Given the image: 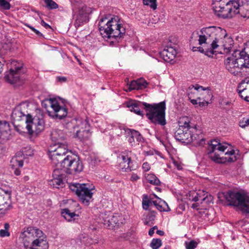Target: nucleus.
<instances>
[{"label": "nucleus", "instance_id": "1", "mask_svg": "<svg viewBox=\"0 0 249 249\" xmlns=\"http://www.w3.org/2000/svg\"><path fill=\"white\" fill-rule=\"evenodd\" d=\"M198 38V44L202 47H193V52L198 51L209 57H212L216 49H223V53L231 52L233 46V40L226 31L220 27L209 26L203 28L192 34L190 41Z\"/></svg>", "mask_w": 249, "mask_h": 249}, {"label": "nucleus", "instance_id": "2", "mask_svg": "<svg viewBox=\"0 0 249 249\" xmlns=\"http://www.w3.org/2000/svg\"><path fill=\"white\" fill-rule=\"evenodd\" d=\"M226 69L231 73L237 75L245 69L249 68V40L244 43L241 50H236L225 60Z\"/></svg>", "mask_w": 249, "mask_h": 249}, {"label": "nucleus", "instance_id": "3", "mask_svg": "<svg viewBox=\"0 0 249 249\" xmlns=\"http://www.w3.org/2000/svg\"><path fill=\"white\" fill-rule=\"evenodd\" d=\"M99 29L105 39H117L125 33L124 21L117 16H114L110 19L107 18H101L99 22Z\"/></svg>", "mask_w": 249, "mask_h": 249}, {"label": "nucleus", "instance_id": "4", "mask_svg": "<svg viewBox=\"0 0 249 249\" xmlns=\"http://www.w3.org/2000/svg\"><path fill=\"white\" fill-rule=\"evenodd\" d=\"M229 144L227 143H221L219 141L213 140L209 143L208 147V154L210 158L217 163L233 162L237 159V154L235 150H228L225 153V156L221 157L227 149Z\"/></svg>", "mask_w": 249, "mask_h": 249}, {"label": "nucleus", "instance_id": "5", "mask_svg": "<svg viewBox=\"0 0 249 249\" xmlns=\"http://www.w3.org/2000/svg\"><path fill=\"white\" fill-rule=\"evenodd\" d=\"M242 0H213V9L218 17L231 18L237 14L241 15Z\"/></svg>", "mask_w": 249, "mask_h": 249}, {"label": "nucleus", "instance_id": "6", "mask_svg": "<svg viewBox=\"0 0 249 249\" xmlns=\"http://www.w3.org/2000/svg\"><path fill=\"white\" fill-rule=\"evenodd\" d=\"M225 198L229 205L237 208L244 214H249V194L247 192L230 191Z\"/></svg>", "mask_w": 249, "mask_h": 249}, {"label": "nucleus", "instance_id": "7", "mask_svg": "<svg viewBox=\"0 0 249 249\" xmlns=\"http://www.w3.org/2000/svg\"><path fill=\"white\" fill-rule=\"evenodd\" d=\"M9 71L5 73L4 79L8 83L15 86L22 84L25 80L24 74L26 70L21 62L12 60L8 64Z\"/></svg>", "mask_w": 249, "mask_h": 249}, {"label": "nucleus", "instance_id": "8", "mask_svg": "<svg viewBox=\"0 0 249 249\" xmlns=\"http://www.w3.org/2000/svg\"><path fill=\"white\" fill-rule=\"evenodd\" d=\"M180 130L175 133V138L177 140L183 143L193 142L195 145L202 146L205 144V140L197 134H194L197 131L196 126L192 127L191 129H187L186 130Z\"/></svg>", "mask_w": 249, "mask_h": 249}, {"label": "nucleus", "instance_id": "9", "mask_svg": "<svg viewBox=\"0 0 249 249\" xmlns=\"http://www.w3.org/2000/svg\"><path fill=\"white\" fill-rule=\"evenodd\" d=\"M206 92L209 98L212 96V92L209 87L204 88L198 85H191L187 91L188 96L191 103L194 105H197V107H205L209 104L208 101L205 100L201 101L202 99L200 97H197L199 95V92Z\"/></svg>", "mask_w": 249, "mask_h": 249}, {"label": "nucleus", "instance_id": "10", "mask_svg": "<svg viewBox=\"0 0 249 249\" xmlns=\"http://www.w3.org/2000/svg\"><path fill=\"white\" fill-rule=\"evenodd\" d=\"M60 167L63 168L68 174H76L81 172L83 169L82 161L78 157L71 153L65 157L60 163Z\"/></svg>", "mask_w": 249, "mask_h": 249}, {"label": "nucleus", "instance_id": "11", "mask_svg": "<svg viewBox=\"0 0 249 249\" xmlns=\"http://www.w3.org/2000/svg\"><path fill=\"white\" fill-rule=\"evenodd\" d=\"M70 190L75 192L82 202L86 205H89L90 199L92 197L94 187L90 188L87 184L72 183L69 185Z\"/></svg>", "mask_w": 249, "mask_h": 249}, {"label": "nucleus", "instance_id": "12", "mask_svg": "<svg viewBox=\"0 0 249 249\" xmlns=\"http://www.w3.org/2000/svg\"><path fill=\"white\" fill-rule=\"evenodd\" d=\"M90 12V8L84 3L75 4L73 8L74 26L77 28L87 23L89 20L88 16Z\"/></svg>", "mask_w": 249, "mask_h": 249}, {"label": "nucleus", "instance_id": "13", "mask_svg": "<svg viewBox=\"0 0 249 249\" xmlns=\"http://www.w3.org/2000/svg\"><path fill=\"white\" fill-rule=\"evenodd\" d=\"M68 152L67 146L62 143H55L48 148V155L52 163L58 166L63 160V157Z\"/></svg>", "mask_w": 249, "mask_h": 249}, {"label": "nucleus", "instance_id": "14", "mask_svg": "<svg viewBox=\"0 0 249 249\" xmlns=\"http://www.w3.org/2000/svg\"><path fill=\"white\" fill-rule=\"evenodd\" d=\"M26 123V128L30 135H36L44 129V121L42 118L38 117L32 118L30 115H28Z\"/></svg>", "mask_w": 249, "mask_h": 249}, {"label": "nucleus", "instance_id": "15", "mask_svg": "<svg viewBox=\"0 0 249 249\" xmlns=\"http://www.w3.org/2000/svg\"><path fill=\"white\" fill-rule=\"evenodd\" d=\"M42 107L47 109H68L70 107V103L65 99L59 96H49L41 102Z\"/></svg>", "mask_w": 249, "mask_h": 249}, {"label": "nucleus", "instance_id": "16", "mask_svg": "<svg viewBox=\"0 0 249 249\" xmlns=\"http://www.w3.org/2000/svg\"><path fill=\"white\" fill-rule=\"evenodd\" d=\"M11 190L9 188H0V217L12 208Z\"/></svg>", "mask_w": 249, "mask_h": 249}, {"label": "nucleus", "instance_id": "17", "mask_svg": "<svg viewBox=\"0 0 249 249\" xmlns=\"http://www.w3.org/2000/svg\"><path fill=\"white\" fill-rule=\"evenodd\" d=\"M143 107L147 109H165L166 102L164 101L159 103L149 104L135 100L128 99L123 104V107L131 108L132 109L142 108Z\"/></svg>", "mask_w": 249, "mask_h": 249}, {"label": "nucleus", "instance_id": "18", "mask_svg": "<svg viewBox=\"0 0 249 249\" xmlns=\"http://www.w3.org/2000/svg\"><path fill=\"white\" fill-rule=\"evenodd\" d=\"M131 152L124 151L117 157V161L120 169L124 172H130L135 169L131 160Z\"/></svg>", "mask_w": 249, "mask_h": 249}, {"label": "nucleus", "instance_id": "19", "mask_svg": "<svg viewBox=\"0 0 249 249\" xmlns=\"http://www.w3.org/2000/svg\"><path fill=\"white\" fill-rule=\"evenodd\" d=\"M146 116L155 124L164 125L166 124L165 110H146Z\"/></svg>", "mask_w": 249, "mask_h": 249}, {"label": "nucleus", "instance_id": "20", "mask_svg": "<svg viewBox=\"0 0 249 249\" xmlns=\"http://www.w3.org/2000/svg\"><path fill=\"white\" fill-rule=\"evenodd\" d=\"M76 123V127H80V129L76 130L75 137H78L80 139H83L84 134H88L89 133L90 124L87 119L83 120L81 118H77L72 120V124Z\"/></svg>", "mask_w": 249, "mask_h": 249}, {"label": "nucleus", "instance_id": "21", "mask_svg": "<svg viewBox=\"0 0 249 249\" xmlns=\"http://www.w3.org/2000/svg\"><path fill=\"white\" fill-rule=\"evenodd\" d=\"M237 91L241 98L249 102V78H245L239 84Z\"/></svg>", "mask_w": 249, "mask_h": 249}, {"label": "nucleus", "instance_id": "22", "mask_svg": "<svg viewBox=\"0 0 249 249\" xmlns=\"http://www.w3.org/2000/svg\"><path fill=\"white\" fill-rule=\"evenodd\" d=\"M124 130L126 135V139L131 145H133L135 144V139L138 142L143 141V137L138 131L129 128H124Z\"/></svg>", "mask_w": 249, "mask_h": 249}, {"label": "nucleus", "instance_id": "23", "mask_svg": "<svg viewBox=\"0 0 249 249\" xmlns=\"http://www.w3.org/2000/svg\"><path fill=\"white\" fill-rule=\"evenodd\" d=\"M177 54L176 49L172 46L166 47L160 53V56L166 62H170L173 60Z\"/></svg>", "mask_w": 249, "mask_h": 249}, {"label": "nucleus", "instance_id": "24", "mask_svg": "<svg viewBox=\"0 0 249 249\" xmlns=\"http://www.w3.org/2000/svg\"><path fill=\"white\" fill-rule=\"evenodd\" d=\"M53 179L50 181V185L53 188L63 187L64 184L63 176L60 173L58 169H54L53 174Z\"/></svg>", "mask_w": 249, "mask_h": 249}, {"label": "nucleus", "instance_id": "25", "mask_svg": "<svg viewBox=\"0 0 249 249\" xmlns=\"http://www.w3.org/2000/svg\"><path fill=\"white\" fill-rule=\"evenodd\" d=\"M147 85L146 81L142 79H138L133 80L130 83H127V87L124 89L126 92L131 91L132 90H140L145 89Z\"/></svg>", "mask_w": 249, "mask_h": 249}, {"label": "nucleus", "instance_id": "26", "mask_svg": "<svg viewBox=\"0 0 249 249\" xmlns=\"http://www.w3.org/2000/svg\"><path fill=\"white\" fill-rule=\"evenodd\" d=\"M48 115L55 120H62L68 116V110H47Z\"/></svg>", "mask_w": 249, "mask_h": 249}, {"label": "nucleus", "instance_id": "27", "mask_svg": "<svg viewBox=\"0 0 249 249\" xmlns=\"http://www.w3.org/2000/svg\"><path fill=\"white\" fill-rule=\"evenodd\" d=\"M105 224H107L108 226H114V225H119L122 223V217L118 213H115L110 216L107 217L104 221Z\"/></svg>", "mask_w": 249, "mask_h": 249}, {"label": "nucleus", "instance_id": "28", "mask_svg": "<svg viewBox=\"0 0 249 249\" xmlns=\"http://www.w3.org/2000/svg\"><path fill=\"white\" fill-rule=\"evenodd\" d=\"M10 126L9 123L5 121H0V138L5 139L10 134Z\"/></svg>", "mask_w": 249, "mask_h": 249}, {"label": "nucleus", "instance_id": "29", "mask_svg": "<svg viewBox=\"0 0 249 249\" xmlns=\"http://www.w3.org/2000/svg\"><path fill=\"white\" fill-rule=\"evenodd\" d=\"M153 204L160 212H169L170 209L167 203L164 200L159 198L157 200L152 201Z\"/></svg>", "mask_w": 249, "mask_h": 249}, {"label": "nucleus", "instance_id": "30", "mask_svg": "<svg viewBox=\"0 0 249 249\" xmlns=\"http://www.w3.org/2000/svg\"><path fill=\"white\" fill-rule=\"evenodd\" d=\"M23 158L20 153H17L11 160L12 167H22L23 165Z\"/></svg>", "mask_w": 249, "mask_h": 249}, {"label": "nucleus", "instance_id": "31", "mask_svg": "<svg viewBox=\"0 0 249 249\" xmlns=\"http://www.w3.org/2000/svg\"><path fill=\"white\" fill-rule=\"evenodd\" d=\"M51 138L56 143H61V142L65 138V135L62 130L56 129L52 132Z\"/></svg>", "mask_w": 249, "mask_h": 249}, {"label": "nucleus", "instance_id": "32", "mask_svg": "<svg viewBox=\"0 0 249 249\" xmlns=\"http://www.w3.org/2000/svg\"><path fill=\"white\" fill-rule=\"evenodd\" d=\"M190 119L187 116L181 117L178 120V125L182 129H191L193 126H190Z\"/></svg>", "mask_w": 249, "mask_h": 249}, {"label": "nucleus", "instance_id": "33", "mask_svg": "<svg viewBox=\"0 0 249 249\" xmlns=\"http://www.w3.org/2000/svg\"><path fill=\"white\" fill-rule=\"evenodd\" d=\"M242 7L241 8V16L249 18V0H242Z\"/></svg>", "mask_w": 249, "mask_h": 249}, {"label": "nucleus", "instance_id": "34", "mask_svg": "<svg viewBox=\"0 0 249 249\" xmlns=\"http://www.w3.org/2000/svg\"><path fill=\"white\" fill-rule=\"evenodd\" d=\"M61 214L64 218L70 222L72 220V219H74V217L75 216H78V214H76L74 212H71V211L65 208L62 210Z\"/></svg>", "mask_w": 249, "mask_h": 249}, {"label": "nucleus", "instance_id": "35", "mask_svg": "<svg viewBox=\"0 0 249 249\" xmlns=\"http://www.w3.org/2000/svg\"><path fill=\"white\" fill-rule=\"evenodd\" d=\"M17 107L18 109H25L26 108L36 109V105L34 101H26L20 103Z\"/></svg>", "mask_w": 249, "mask_h": 249}, {"label": "nucleus", "instance_id": "36", "mask_svg": "<svg viewBox=\"0 0 249 249\" xmlns=\"http://www.w3.org/2000/svg\"><path fill=\"white\" fill-rule=\"evenodd\" d=\"M145 178L150 184L158 185L160 183V180L153 174H145Z\"/></svg>", "mask_w": 249, "mask_h": 249}, {"label": "nucleus", "instance_id": "37", "mask_svg": "<svg viewBox=\"0 0 249 249\" xmlns=\"http://www.w3.org/2000/svg\"><path fill=\"white\" fill-rule=\"evenodd\" d=\"M161 240L159 238H153L150 244V247L152 249H159L162 245Z\"/></svg>", "mask_w": 249, "mask_h": 249}, {"label": "nucleus", "instance_id": "38", "mask_svg": "<svg viewBox=\"0 0 249 249\" xmlns=\"http://www.w3.org/2000/svg\"><path fill=\"white\" fill-rule=\"evenodd\" d=\"M20 154L23 158L24 157L32 156L34 155V151L31 147L26 146L22 149Z\"/></svg>", "mask_w": 249, "mask_h": 249}, {"label": "nucleus", "instance_id": "39", "mask_svg": "<svg viewBox=\"0 0 249 249\" xmlns=\"http://www.w3.org/2000/svg\"><path fill=\"white\" fill-rule=\"evenodd\" d=\"M46 6L49 9H55L58 7V4L53 0H44Z\"/></svg>", "mask_w": 249, "mask_h": 249}, {"label": "nucleus", "instance_id": "40", "mask_svg": "<svg viewBox=\"0 0 249 249\" xmlns=\"http://www.w3.org/2000/svg\"><path fill=\"white\" fill-rule=\"evenodd\" d=\"M4 229H1L0 230V236L4 237L6 236H10V232L8 231L9 229V225L8 223H5L4 225Z\"/></svg>", "mask_w": 249, "mask_h": 249}, {"label": "nucleus", "instance_id": "41", "mask_svg": "<svg viewBox=\"0 0 249 249\" xmlns=\"http://www.w3.org/2000/svg\"><path fill=\"white\" fill-rule=\"evenodd\" d=\"M142 1L144 5L150 6L152 9H157V0H142Z\"/></svg>", "mask_w": 249, "mask_h": 249}, {"label": "nucleus", "instance_id": "42", "mask_svg": "<svg viewBox=\"0 0 249 249\" xmlns=\"http://www.w3.org/2000/svg\"><path fill=\"white\" fill-rule=\"evenodd\" d=\"M184 245L186 249H195L198 243L195 240H191L189 242H185Z\"/></svg>", "mask_w": 249, "mask_h": 249}, {"label": "nucleus", "instance_id": "43", "mask_svg": "<svg viewBox=\"0 0 249 249\" xmlns=\"http://www.w3.org/2000/svg\"><path fill=\"white\" fill-rule=\"evenodd\" d=\"M205 196V193L203 191H199L196 193V195L192 198V201L194 202H201L202 197Z\"/></svg>", "mask_w": 249, "mask_h": 249}, {"label": "nucleus", "instance_id": "44", "mask_svg": "<svg viewBox=\"0 0 249 249\" xmlns=\"http://www.w3.org/2000/svg\"><path fill=\"white\" fill-rule=\"evenodd\" d=\"M213 197L211 195H208L207 194H205V196H204L203 197H202V201L201 202V204L206 203V204H209L211 203H213Z\"/></svg>", "mask_w": 249, "mask_h": 249}, {"label": "nucleus", "instance_id": "45", "mask_svg": "<svg viewBox=\"0 0 249 249\" xmlns=\"http://www.w3.org/2000/svg\"><path fill=\"white\" fill-rule=\"evenodd\" d=\"M152 200L148 199L146 197L142 200V208L144 210H147L150 204H153Z\"/></svg>", "mask_w": 249, "mask_h": 249}, {"label": "nucleus", "instance_id": "46", "mask_svg": "<svg viewBox=\"0 0 249 249\" xmlns=\"http://www.w3.org/2000/svg\"><path fill=\"white\" fill-rule=\"evenodd\" d=\"M0 7L4 10H9L10 9L11 5L6 0H0Z\"/></svg>", "mask_w": 249, "mask_h": 249}, {"label": "nucleus", "instance_id": "47", "mask_svg": "<svg viewBox=\"0 0 249 249\" xmlns=\"http://www.w3.org/2000/svg\"><path fill=\"white\" fill-rule=\"evenodd\" d=\"M239 126L242 128L249 127V119L243 118L239 123Z\"/></svg>", "mask_w": 249, "mask_h": 249}, {"label": "nucleus", "instance_id": "48", "mask_svg": "<svg viewBox=\"0 0 249 249\" xmlns=\"http://www.w3.org/2000/svg\"><path fill=\"white\" fill-rule=\"evenodd\" d=\"M151 168L150 164L147 162H144L142 165V169L143 172H147Z\"/></svg>", "mask_w": 249, "mask_h": 249}, {"label": "nucleus", "instance_id": "49", "mask_svg": "<svg viewBox=\"0 0 249 249\" xmlns=\"http://www.w3.org/2000/svg\"><path fill=\"white\" fill-rule=\"evenodd\" d=\"M140 179V177L135 173H132L131 175L130 180L132 182H135Z\"/></svg>", "mask_w": 249, "mask_h": 249}, {"label": "nucleus", "instance_id": "50", "mask_svg": "<svg viewBox=\"0 0 249 249\" xmlns=\"http://www.w3.org/2000/svg\"><path fill=\"white\" fill-rule=\"evenodd\" d=\"M199 95L203 96L202 98H201L202 100L203 99L202 101L205 100L207 101L206 100H208L209 99H211L212 97V96L211 98H209L207 93L206 92H203V91H201V92H199Z\"/></svg>", "mask_w": 249, "mask_h": 249}, {"label": "nucleus", "instance_id": "51", "mask_svg": "<svg viewBox=\"0 0 249 249\" xmlns=\"http://www.w3.org/2000/svg\"><path fill=\"white\" fill-rule=\"evenodd\" d=\"M131 111H133L136 114L140 116H143L144 114V110H130Z\"/></svg>", "mask_w": 249, "mask_h": 249}, {"label": "nucleus", "instance_id": "52", "mask_svg": "<svg viewBox=\"0 0 249 249\" xmlns=\"http://www.w3.org/2000/svg\"><path fill=\"white\" fill-rule=\"evenodd\" d=\"M200 204H201L200 202H196V203L192 204V208L194 209L198 210L200 209Z\"/></svg>", "mask_w": 249, "mask_h": 249}, {"label": "nucleus", "instance_id": "53", "mask_svg": "<svg viewBox=\"0 0 249 249\" xmlns=\"http://www.w3.org/2000/svg\"><path fill=\"white\" fill-rule=\"evenodd\" d=\"M155 229H157V226H154V227L151 228L149 231V232H148V234L150 236H152L153 234L154 233V230Z\"/></svg>", "mask_w": 249, "mask_h": 249}, {"label": "nucleus", "instance_id": "54", "mask_svg": "<svg viewBox=\"0 0 249 249\" xmlns=\"http://www.w3.org/2000/svg\"><path fill=\"white\" fill-rule=\"evenodd\" d=\"M41 24L46 29L51 28V26L43 20L41 21Z\"/></svg>", "mask_w": 249, "mask_h": 249}, {"label": "nucleus", "instance_id": "55", "mask_svg": "<svg viewBox=\"0 0 249 249\" xmlns=\"http://www.w3.org/2000/svg\"><path fill=\"white\" fill-rule=\"evenodd\" d=\"M13 168L14 169V172L16 175L18 176L20 174V171L19 169L17 168V167Z\"/></svg>", "mask_w": 249, "mask_h": 249}, {"label": "nucleus", "instance_id": "56", "mask_svg": "<svg viewBox=\"0 0 249 249\" xmlns=\"http://www.w3.org/2000/svg\"><path fill=\"white\" fill-rule=\"evenodd\" d=\"M4 64V61L3 59L0 57V74L2 71V67Z\"/></svg>", "mask_w": 249, "mask_h": 249}, {"label": "nucleus", "instance_id": "57", "mask_svg": "<svg viewBox=\"0 0 249 249\" xmlns=\"http://www.w3.org/2000/svg\"><path fill=\"white\" fill-rule=\"evenodd\" d=\"M155 215H156V212L154 211L152 212L151 213V215L149 216V219L154 220Z\"/></svg>", "mask_w": 249, "mask_h": 249}, {"label": "nucleus", "instance_id": "58", "mask_svg": "<svg viewBox=\"0 0 249 249\" xmlns=\"http://www.w3.org/2000/svg\"><path fill=\"white\" fill-rule=\"evenodd\" d=\"M14 113L15 114L18 113V114H21V112L20 111V110H18V109L13 110V111L12 113V117H14Z\"/></svg>", "mask_w": 249, "mask_h": 249}, {"label": "nucleus", "instance_id": "59", "mask_svg": "<svg viewBox=\"0 0 249 249\" xmlns=\"http://www.w3.org/2000/svg\"><path fill=\"white\" fill-rule=\"evenodd\" d=\"M57 79L60 82H65L66 81V78L65 77H58Z\"/></svg>", "mask_w": 249, "mask_h": 249}, {"label": "nucleus", "instance_id": "60", "mask_svg": "<svg viewBox=\"0 0 249 249\" xmlns=\"http://www.w3.org/2000/svg\"><path fill=\"white\" fill-rule=\"evenodd\" d=\"M157 233L160 236H162L164 234V232L161 230H157L156 231Z\"/></svg>", "mask_w": 249, "mask_h": 249}, {"label": "nucleus", "instance_id": "61", "mask_svg": "<svg viewBox=\"0 0 249 249\" xmlns=\"http://www.w3.org/2000/svg\"><path fill=\"white\" fill-rule=\"evenodd\" d=\"M34 33H35L37 35L39 36H42V34L38 30L35 29V30L34 31Z\"/></svg>", "mask_w": 249, "mask_h": 249}, {"label": "nucleus", "instance_id": "62", "mask_svg": "<svg viewBox=\"0 0 249 249\" xmlns=\"http://www.w3.org/2000/svg\"><path fill=\"white\" fill-rule=\"evenodd\" d=\"M29 178L28 176H25L22 178V180L23 181L26 182V181H28L29 180Z\"/></svg>", "mask_w": 249, "mask_h": 249}, {"label": "nucleus", "instance_id": "63", "mask_svg": "<svg viewBox=\"0 0 249 249\" xmlns=\"http://www.w3.org/2000/svg\"><path fill=\"white\" fill-rule=\"evenodd\" d=\"M25 25L26 26H27L28 27H29L32 31H34L35 30V28L31 26H30V25L29 24H26Z\"/></svg>", "mask_w": 249, "mask_h": 249}, {"label": "nucleus", "instance_id": "64", "mask_svg": "<svg viewBox=\"0 0 249 249\" xmlns=\"http://www.w3.org/2000/svg\"><path fill=\"white\" fill-rule=\"evenodd\" d=\"M179 208L182 210H184L185 209L184 206L183 205L179 206Z\"/></svg>", "mask_w": 249, "mask_h": 249}]
</instances>
